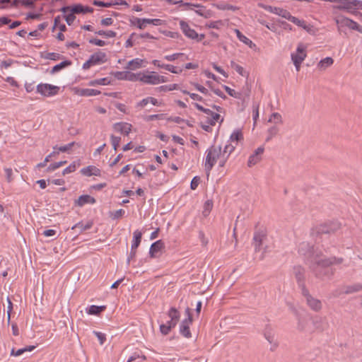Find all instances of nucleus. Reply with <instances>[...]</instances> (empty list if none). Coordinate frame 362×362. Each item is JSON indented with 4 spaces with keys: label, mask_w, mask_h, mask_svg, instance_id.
I'll list each match as a JSON object with an SVG mask.
<instances>
[{
    "label": "nucleus",
    "mask_w": 362,
    "mask_h": 362,
    "mask_svg": "<svg viewBox=\"0 0 362 362\" xmlns=\"http://www.w3.org/2000/svg\"><path fill=\"white\" fill-rule=\"evenodd\" d=\"M342 262L343 259L341 257H327L322 252H315L313 255L310 268L315 277L321 280L330 279L334 272L329 267L333 264H339Z\"/></svg>",
    "instance_id": "nucleus-1"
},
{
    "label": "nucleus",
    "mask_w": 362,
    "mask_h": 362,
    "mask_svg": "<svg viewBox=\"0 0 362 362\" xmlns=\"http://www.w3.org/2000/svg\"><path fill=\"white\" fill-rule=\"evenodd\" d=\"M221 156V147L220 146L213 145L206 151L204 166L207 176L209 175L211 169Z\"/></svg>",
    "instance_id": "nucleus-2"
},
{
    "label": "nucleus",
    "mask_w": 362,
    "mask_h": 362,
    "mask_svg": "<svg viewBox=\"0 0 362 362\" xmlns=\"http://www.w3.org/2000/svg\"><path fill=\"white\" fill-rule=\"evenodd\" d=\"M341 224L338 221H329L316 227L313 230L312 235H313L315 233L317 235L334 233L341 228Z\"/></svg>",
    "instance_id": "nucleus-3"
},
{
    "label": "nucleus",
    "mask_w": 362,
    "mask_h": 362,
    "mask_svg": "<svg viewBox=\"0 0 362 362\" xmlns=\"http://www.w3.org/2000/svg\"><path fill=\"white\" fill-rule=\"evenodd\" d=\"M301 294L305 300L306 305L310 310L317 313L322 310V303L321 300L313 296L308 288L302 291Z\"/></svg>",
    "instance_id": "nucleus-4"
},
{
    "label": "nucleus",
    "mask_w": 362,
    "mask_h": 362,
    "mask_svg": "<svg viewBox=\"0 0 362 362\" xmlns=\"http://www.w3.org/2000/svg\"><path fill=\"white\" fill-rule=\"evenodd\" d=\"M294 312L297 317V330L303 333H313L314 330L309 325V319L306 316L298 314L296 309H294Z\"/></svg>",
    "instance_id": "nucleus-5"
},
{
    "label": "nucleus",
    "mask_w": 362,
    "mask_h": 362,
    "mask_svg": "<svg viewBox=\"0 0 362 362\" xmlns=\"http://www.w3.org/2000/svg\"><path fill=\"white\" fill-rule=\"evenodd\" d=\"M59 87L48 83H40L37 86V92L45 97H50L58 93Z\"/></svg>",
    "instance_id": "nucleus-6"
},
{
    "label": "nucleus",
    "mask_w": 362,
    "mask_h": 362,
    "mask_svg": "<svg viewBox=\"0 0 362 362\" xmlns=\"http://www.w3.org/2000/svg\"><path fill=\"white\" fill-rule=\"evenodd\" d=\"M293 275L294 276L298 287L301 291L306 289L305 286V269L299 265L294 266L293 268Z\"/></svg>",
    "instance_id": "nucleus-7"
},
{
    "label": "nucleus",
    "mask_w": 362,
    "mask_h": 362,
    "mask_svg": "<svg viewBox=\"0 0 362 362\" xmlns=\"http://www.w3.org/2000/svg\"><path fill=\"white\" fill-rule=\"evenodd\" d=\"M306 56V52L302 45L298 46L296 53L291 54V59L297 71H300V64L304 61Z\"/></svg>",
    "instance_id": "nucleus-8"
},
{
    "label": "nucleus",
    "mask_w": 362,
    "mask_h": 362,
    "mask_svg": "<svg viewBox=\"0 0 362 362\" xmlns=\"http://www.w3.org/2000/svg\"><path fill=\"white\" fill-rule=\"evenodd\" d=\"M298 251L300 255L309 258L310 264H312V257L313 253H315V252H322L321 250H319L317 248L315 249L314 247L308 242L300 243L298 246Z\"/></svg>",
    "instance_id": "nucleus-9"
},
{
    "label": "nucleus",
    "mask_w": 362,
    "mask_h": 362,
    "mask_svg": "<svg viewBox=\"0 0 362 362\" xmlns=\"http://www.w3.org/2000/svg\"><path fill=\"white\" fill-rule=\"evenodd\" d=\"M180 25L184 34L190 39H197V41H200L204 37V35H201L200 37L199 38V35L194 30L192 29L187 23L184 21H180Z\"/></svg>",
    "instance_id": "nucleus-10"
},
{
    "label": "nucleus",
    "mask_w": 362,
    "mask_h": 362,
    "mask_svg": "<svg viewBox=\"0 0 362 362\" xmlns=\"http://www.w3.org/2000/svg\"><path fill=\"white\" fill-rule=\"evenodd\" d=\"M264 336L267 341L271 344L270 350L274 351L279 346V342L275 339L274 334L270 325H267L264 329Z\"/></svg>",
    "instance_id": "nucleus-11"
},
{
    "label": "nucleus",
    "mask_w": 362,
    "mask_h": 362,
    "mask_svg": "<svg viewBox=\"0 0 362 362\" xmlns=\"http://www.w3.org/2000/svg\"><path fill=\"white\" fill-rule=\"evenodd\" d=\"M267 238V234L263 230H257L255 232L253 237V245L256 252L259 251L264 240Z\"/></svg>",
    "instance_id": "nucleus-12"
},
{
    "label": "nucleus",
    "mask_w": 362,
    "mask_h": 362,
    "mask_svg": "<svg viewBox=\"0 0 362 362\" xmlns=\"http://www.w3.org/2000/svg\"><path fill=\"white\" fill-rule=\"evenodd\" d=\"M158 75L153 72L151 74H144L139 73L138 81H142L148 84H158L159 80H158Z\"/></svg>",
    "instance_id": "nucleus-13"
},
{
    "label": "nucleus",
    "mask_w": 362,
    "mask_h": 362,
    "mask_svg": "<svg viewBox=\"0 0 362 362\" xmlns=\"http://www.w3.org/2000/svg\"><path fill=\"white\" fill-rule=\"evenodd\" d=\"M264 148L262 146L257 148L253 154H252L248 159L247 165L252 167L258 163L262 160V156L264 153Z\"/></svg>",
    "instance_id": "nucleus-14"
},
{
    "label": "nucleus",
    "mask_w": 362,
    "mask_h": 362,
    "mask_svg": "<svg viewBox=\"0 0 362 362\" xmlns=\"http://www.w3.org/2000/svg\"><path fill=\"white\" fill-rule=\"evenodd\" d=\"M115 76L119 80H127L130 81H138L139 73L134 74L130 71H117Z\"/></svg>",
    "instance_id": "nucleus-15"
},
{
    "label": "nucleus",
    "mask_w": 362,
    "mask_h": 362,
    "mask_svg": "<svg viewBox=\"0 0 362 362\" xmlns=\"http://www.w3.org/2000/svg\"><path fill=\"white\" fill-rule=\"evenodd\" d=\"M192 322V317H189V318H187L184 320L180 326V332L182 335H183L186 338H190L192 337L189 325Z\"/></svg>",
    "instance_id": "nucleus-16"
},
{
    "label": "nucleus",
    "mask_w": 362,
    "mask_h": 362,
    "mask_svg": "<svg viewBox=\"0 0 362 362\" xmlns=\"http://www.w3.org/2000/svg\"><path fill=\"white\" fill-rule=\"evenodd\" d=\"M314 329L313 330L323 332L325 329V319L321 316L315 315L311 318Z\"/></svg>",
    "instance_id": "nucleus-17"
},
{
    "label": "nucleus",
    "mask_w": 362,
    "mask_h": 362,
    "mask_svg": "<svg viewBox=\"0 0 362 362\" xmlns=\"http://www.w3.org/2000/svg\"><path fill=\"white\" fill-rule=\"evenodd\" d=\"M94 65L103 64L107 62V55L105 52L99 51L90 57Z\"/></svg>",
    "instance_id": "nucleus-18"
},
{
    "label": "nucleus",
    "mask_w": 362,
    "mask_h": 362,
    "mask_svg": "<svg viewBox=\"0 0 362 362\" xmlns=\"http://www.w3.org/2000/svg\"><path fill=\"white\" fill-rule=\"evenodd\" d=\"M96 202V200L94 197L88 195L83 194L80 196L78 199L75 200V205L78 206H83L86 204H93Z\"/></svg>",
    "instance_id": "nucleus-19"
},
{
    "label": "nucleus",
    "mask_w": 362,
    "mask_h": 362,
    "mask_svg": "<svg viewBox=\"0 0 362 362\" xmlns=\"http://www.w3.org/2000/svg\"><path fill=\"white\" fill-rule=\"evenodd\" d=\"M132 125L125 122H117L113 125L115 131L128 135L131 132Z\"/></svg>",
    "instance_id": "nucleus-20"
},
{
    "label": "nucleus",
    "mask_w": 362,
    "mask_h": 362,
    "mask_svg": "<svg viewBox=\"0 0 362 362\" xmlns=\"http://www.w3.org/2000/svg\"><path fill=\"white\" fill-rule=\"evenodd\" d=\"M101 171L99 168H96L93 165H89L86 168H83L81 170V173L85 176H91V175H95V176H100Z\"/></svg>",
    "instance_id": "nucleus-21"
},
{
    "label": "nucleus",
    "mask_w": 362,
    "mask_h": 362,
    "mask_svg": "<svg viewBox=\"0 0 362 362\" xmlns=\"http://www.w3.org/2000/svg\"><path fill=\"white\" fill-rule=\"evenodd\" d=\"M362 291V284L357 283L353 285H347L343 286L344 294H351Z\"/></svg>",
    "instance_id": "nucleus-22"
},
{
    "label": "nucleus",
    "mask_w": 362,
    "mask_h": 362,
    "mask_svg": "<svg viewBox=\"0 0 362 362\" xmlns=\"http://www.w3.org/2000/svg\"><path fill=\"white\" fill-rule=\"evenodd\" d=\"M76 93L80 96H93L100 95V91L95 89L81 88L78 89Z\"/></svg>",
    "instance_id": "nucleus-23"
},
{
    "label": "nucleus",
    "mask_w": 362,
    "mask_h": 362,
    "mask_svg": "<svg viewBox=\"0 0 362 362\" xmlns=\"http://www.w3.org/2000/svg\"><path fill=\"white\" fill-rule=\"evenodd\" d=\"M164 247V243L161 240H157L153 243L149 250V253L151 257H156L157 252H160Z\"/></svg>",
    "instance_id": "nucleus-24"
},
{
    "label": "nucleus",
    "mask_w": 362,
    "mask_h": 362,
    "mask_svg": "<svg viewBox=\"0 0 362 362\" xmlns=\"http://www.w3.org/2000/svg\"><path fill=\"white\" fill-rule=\"evenodd\" d=\"M340 4V8L351 12L355 8L354 0H338Z\"/></svg>",
    "instance_id": "nucleus-25"
},
{
    "label": "nucleus",
    "mask_w": 362,
    "mask_h": 362,
    "mask_svg": "<svg viewBox=\"0 0 362 362\" xmlns=\"http://www.w3.org/2000/svg\"><path fill=\"white\" fill-rule=\"evenodd\" d=\"M337 23L338 24H341V25L346 26L352 30H356V28H357V26L358 25V24L356 22L348 18H341L340 19H338L337 20Z\"/></svg>",
    "instance_id": "nucleus-26"
},
{
    "label": "nucleus",
    "mask_w": 362,
    "mask_h": 362,
    "mask_svg": "<svg viewBox=\"0 0 362 362\" xmlns=\"http://www.w3.org/2000/svg\"><path fill=\"white\" fill-rule=\"evenodd\" d=\"M143 62V59L139 58L134 59L127 63L125 69L131 70L139 69L142 66Z\"/></svg>",
    "instance_id": "nucleus-27"
},
{
    "label": "nucleus",
    "mask_w": 362,
    "mask_h": 362,
    "mask_svg": "<svg viewBox=\"0 0 362 362\" xmlns=\"http://www.w3.org/2000/svg\"><path fill=\"white\" fill-rule=\"evenodd\" d=\"M288 21L308 31H310L311 29V26L310 25H308L305 21L300 20L298 18L294 17L293 16L290 18Z\"/></svg>",
    "instance_id": "nucleus-28"
},
{
    "label": "nucleus",
    "mask_w": 362,
    "mask_h": 362,
    "mask_svg": "<svg viewBox=\"0 0 362 362\" xmlns=\"http://www.w3.org/2000/svg\"><path fill=\"white\" fill-rule=\"evenodd\" d=\"M334 60L332 57H327L320 61L317 67L321 70H325L327 67L332 65Z\"/></svg>",
    "instance_id": "nucleus-29"
},
{
    "label": "nucleus",
    "mask_w": 362,
    "mask_h": 362,
    "mask_svg": "<svg viewBox=\"0 0 362 362\" xmlns=\"http://www.w3.org/2000/svg\"><path fill=\"white\" fill-rule=\"evenodd\" d=\"M35 346H27V347H25V348H23V349H20L17 351H16L14 349H11V356H21V354H23V353L26 352V351H33V349H35Z\"/></svg>",
    "instance_id": "nucleus-30"
},
{
    "label": "nucleus",
    "mask_w": 362,
    "mask_h": 362,
    "mask_svg": "<svg viewBox=\"0 0 362 362\" xmlns=\"http://www.w3.org/2000/svg\"><path fill=\"white\" fill-rule=\"evenodd\" d=\"M141 237L142 233L139 230H136L134 232V240L132 244V247H133V249H136L139 247L141 240Z\"/></svg>",
    "instance_id": "nucleus-31"
},
{
    "label": "nucleus",
    "mask_w": 362,
    "mask_h": 362,
    "mask_svg": "<svg viewBox=\"0 0 362 362\" xmlns=\"http://www.w3.org/2000/svg\"><path fill=\"white\" fill-rule=\"evenodd\" d=\"M93 223L91 221L87 222L86 224H83L82 222L77 223L74 226L71 227L72 230L78 228L81 232L88 230L92 227Z\"/></svg>",
    "instance_id": "nucleus-32"
},
{
    "label": "nucleus",
    "mask_w": 362,
    "mask_h": 362,
    "mask_svg": "<svg viewBox=\"0 0 362 362\" xmlns=\"http://www.w3.org/2000/svg\"><path fill=\"white\" fill-rule=\"evenodd\" d=\"M71 64V62L69 60H66V61L62 62L61 63L53 66V68L51 71V73L54 74L56 72H58L59 71L62 70V69H64Z\"/></svg>",
    "instance_id": "nucleus-33"
},
{
    "label": "nucleus",
    "mask_w": 362,
    "mask_h": 362,
    "mask_svg": "<svg viewBox=\"0 0 362 362\" xmlns=\"http://www.w3.org/2000/svg\"><path fill=\"white\" fill-rule=\"evenodd\" d=\"M110 83V80L107 78H103L89 81L88 85L91 86H104Z\"/></svg>",
    "instance_id": "nucleus-34"
},
{
    "label": "nucleus",
    "mask_w": 362,
    "mask_h": 362,
    "mask_svg": "<svg viewBox=\"0 0 362 362\" xmlns=\"http://www.w3.org/2000/svg\"><path fill=\"white\" fill-rule=\"evenodd\" d=\"M235 32L236 33L238 38L241 42H243V43H245L247 45H249L250 47L252 46V42L250 39H248L247 37H245L244 35H243L239 30L235 29Z\"/></svg>",
    "instance_id": "nucleus-35"
},
{
    "label": "nucleus",
    "mask_w": 362,
    "mask_h": 362,
    "mask_svg": "<svg viewBox=\"0 0 362 362\" xmlns=\"http://www.w3.org/2000/svg\"><path fill=\"white\" fill-rule=\"evenodd\" d=\"M168 315L170 320L175 321H179L180 317L179 311L175 308H171L169 310Z\"/></svg>",
    "instance_id": "nucleus-36"
},
{
    "label": "nucleus",
    "mask_w": 362,
    "mask_h": 362,
    "mask_svg": "<svg viewBox=\"0 0 362 362\" xmlns=\"http://www.w3.org/2000/svg\"><path fill=\"white\" fill-rule=\"evenodd\" d=\"M105 306H97V305H91L88 311V313L90 315H98L102 311L105 310Z\"/></svg>",
    "instance_id": "nucleus-37"
},
{
    "label": "nucleus",
    "mask_w": 362,
    "mask_h": 362,
    "mask_svg": "<svg viewBox=\"0 0 362 362\" xmlns=\"http://www.w3.org/2000/svg\"><path fill=\"white\" fill-rule=\"evenodd\" d=\"M279 133V128L276 126H273L270 127L268 131V136L266 139V141H270L273 137H274Z\"/></svg>",
    "instance_id": "nucleus-38"
},
{
    "label": "nucleus",
    "mask_w": 362,
    "mask_h": 362,
    "mask_svg": "<svg viewBox=\"0 0 362 362\" xmlns=\"http://www.w3.org/2000/svg\"><path fill=\"white\" fill-rule=\"evenodd\" d=\"M213 208V202L211 200H207L204 205L203 215L206 217L211 212Z\"/></svg>",
    "instance_id": "nucleus-39"
},
{
    "label": "nucleus",
    "mask_w": 362,
    "mask_h": 362,
    "mask_svg": "<svg viewBox=\"0 0 362 362\" xmlns=\"http://www.w3.org/2000/svg\"><path fill=\"white\" fill-rule=\"evenodd\" d=\"M268 122H273L274 124H281L282 123L281 116L279 113L274 112V113L272 114Z\"/></svg>",
    "instance_id": "nucleus-40"
},
{
    "label": "nucleus",
    "mask_w": 362,
    "mask_h": 362,
    "mask_svg": "<svg viewBox=\"0 0 362 362\" xmlns=\"http://www.w3.org/2000/svg\"><path fill=\"white\" fill-rule=\"evenodd\" d=\"M149 24L148 18H136V25L139 29H144Z\"/></svg>",
    "instance_id": "nucleus-41"
},
{
    "label": "nucleus",
    "mask_w": 362,
    "mask_h": 362,
    "mask_svg": "<svg viewBox=\"0 0 362 362\" xmlns=\"http://www.w3.org/2000/svg\"><path fill=\"white\" fill-rule=\"evenodd\" d=\"M95 33L101 36H105L106 37H115L116 36V33L112 30H101L95 32Z\"/></svg>",
    "instance_id": "nucleus-42"
},
{
    "label": "nucleus",
    "mask_w": 362,
    "mask_h": 362,
    "mask_svg": "<svg viewBox=\"0 0 362 362\" xmlns=\"http://www.w3.org/2000/svg\"><path fill=\"white\" fill-rule=\"evenodd\" d=\"M243 138V137L241 131L236 130L230 135V140L231 141H239L242 140Z\"/></svg>",
    "instance_id": "nucleus-43"
},
{
    "label": "nucleus",
    "mask_w": 362,
    "mask_h": 362,
    "mask_svg": "<svg viewBox=\"0 0 362 362\" xmlns=\"http://www.w3.org/2000/svg\"><path fill=\"white\" fill-rule=\"evenodd\" d=\"M83 6L81 4H76L71 6V12L74 14L83 13Z\"/></svg>",
    "instance_id": "nucleus-44"
},
{
    "label": "nucleus",
    "mask_w": 362,
    "mask_h": 362,
    "mask_svg": "<svg viewBox=\"0 0 362 362\" xmlns=\"http://www.w3.org/2000/svg\"><path fill=\"white\" fill-rule=\"evenodd\" d=\"M235 147L233 146L232 144H229L225 146L224 149L223 151L222 155L224 156H226V155H228V156L230 155V153L235 150Z\"/></svg>",
    "instance_id": "nucleus-45"
},
{
    "label": "nucleus",
    "mask_w": 362,
    "mask_h": 362,
    "mask_svg": "<svg viewBox=\"0 0 362 362\" xmlns=\"http://www.w3.org/2000/svg\"><path fill=\"white\" fill-rule=\"evenodd\" d=\"M173 4H180V6H187L190 9H192V7H202V5H200V4H191V3H185L182 0L175 1H174Z\"/></svg>",
    "instance_id": "nucleus-46"
},
{
    "label": "nucleus",
    "mask_w": 362,
    "mask_h": 362,
    "mask_svg": "<svg viewBox=\"0 0 362 362\" xmlns=\"http://www.w3.org/2000/svg\"><path fill=\"white\" fill-rule=\"evenodd\" d=\"M182 92L184 93V94H187V95H189V97L194 100H197V101H203V98L202 96H200L199 95L197 94V93H189V91L186 90H182Z\"/></svg>",
    "instance_id": "nucleus-47"
},
{
    "label": "nucleus",
    "mask_w": 362,
    "mask_h": 362,
    "mask_svg": "<svg viewBox=\"0 0 362 362\" xmlns=\"http://www.w3.org/2000/svg\"><path fill=\"white\" fill-rule=\"evenodd\" d=\"M121 141V138L119 136H115L114 135L111 136V143L113 146L115 151H116L119 146V143Z\"/></svg>",
    "instance_id": "nucleus-48"
},
{
    "label": "nucleus",
    "mask_w": 362,
    "mask_h": 362,
    "mask_svg": "<svg viewBox=\"0 0 362 362\" xmlns=\"http://www.w3.org/2000/svg\"><path fill=\"white\" fill-rule=\"evenodd\" d=\"M76 162H73L71 164H70L67 168H66L63 170L62 175H65L66 174L74 172L76 170Z\"/></svg>",
    "instance_id": "nucleus-49"
},
{
    "label": "nucleus",
    "mask_w": 362,
    "mask_h": 362,
    "mask_svg": "<svg viewBox=\"0 0 362 362\" xmlns=\"http://www.w3.org/2000/svg\"><path fill=\"white\" fill-rule=\"evenodd\" d=\"M165 69L174 74H180L182 71V69L175 67L171 64L165 65Z\"/></svg>",
    "instance_id": "nucleus-50"
},
{
    "label": "nucleus",
    "mask_w": 362,
    "mask_h": 362,
    "mask_svg": "<svg viewBox=\"0 0 362 362\" xmlns=\"http://www.w3.org/2000/svg\"><path fill=\"white\" fill-rule=\"evenodd\" d=\"M61 57H62V55L60 54L55 53V52H48L46 54V56H45L46 59H50V60H54V61L58 60V59H61Z\"/></svg>",
    "instance_id": "nucleus-51"
},
{
    "label": "nucleus",
    "mask_w": 362,
    "mask_h": 362,
    "mask_svg": "<svg viewBox=\"0 0 362 362\" xmlns=\"http://www.w3.org/2000/svg\"><path fill=\"white\" fill-rule=\"evenodd\" d=\"M124 214V210L120 209L119 210L115 211V212L110 213V217L112 219H117L122 217Z\"/></svg>",
    "instance_id": "nucleus-52"
},
{
    "label": "nucleus",
    "mask_w": 362,
    "mask_h": 362,
    "mask_svg": "<svg viewBox=\"0 0 362 362\" xmlns=\"http://www.w3.org/2000/svg\"><path fill=\"white\" fill-rule=\"evenodd\" d=\"M74 144H75V142L69 143L67 145L59 147L58 150L62 152H66V151H69L71 148V147L74 146ZM57 146L54 147V149H57Z\"/></svg>",
    "instance_id": "nucleus-53"
},
{
    "label": "nucleus",
    "mask_w": 362,
    "mask_h": 362,
    "mask_svg": "<svg viewBox=\"0 0 362 362\" xmlns=\"http://www.w3.org/2000/svg\"><path fill=\"white\" fill-rule=\"evenodd\" d=\"M64 18H65V21L67 23V24L69 25H71L74 23V21L76 18V16H74V14L72 12H71L70 13H69L67 15H64Z\"/></svg>",
    "instance_id": "nucleus-54"
},
{
    "label": "nucleus",
    "mask_w": 362,
    "mask_h": 362,
    "mask_svg": "<svg viewBox=\"0 0 362 362\" xmlns=\"http://www.w3.org/2000/svg\"><path fill=\"white\" fill-rule=\"evenodd\" d=\"M93 334L97 337V338L98 339L99 341H100V344L101 345H103L104 344V342L106 340V337H105V334L102 333V332H97V331H93Z\"/></svg>",
    "instance_id": "nucleus-55"
},
{
    "label": "nucleus",
    "mask_w": 362,
    "mask_h": 362,
    "mask_svg": "<svg viewBox=\"0 0 362 362\" xmlns=\"http://www.w3.org/2000/svg\"><path fill=\"white\" fill-rule=\"evenodd\" d=\"M225 90L229 95L236 98H240V94L238 93H236L235 90L231 89L230 88H229L228 86H225Z\"/></svg>",
    "instance_id": "nucleus-56"
},
{
    "label": "nucleus",
    "mask_w": 362,
    "mask_h": 362,
    "mask_svg": "<svg viewBox=\"0 0 362 362\" xmlns=\"http://www.w3.org/2000/svg\"><path fill=\"white\" fill-rule=\"evenodd\" d=\"M178 88L177 84H170L167 86H162L160 87V89L163 91H170L173 90H175Z\"/></svg>",
    "instance_id": "nucleus-57"
},
{
    "label": "nucleus",
    "mask_w": 362,
    "mask_h": 362,
    "mask_svg": "<svg viewBox=\"0 0 362 362\" xmlns=\"http://www.w3.org/2000/svg\"><path fill=\"white\" fill-rule=\"evenodd\" d=\"M89 43H90L92 45H97V46H100V47L105 46L106 44L105 41L100 40V39H96V38L90 39Z\"/></svg>",
    "instance_id": "nucleus-58"
},
{
    "label": "nucleus",
    "mask_w": 362,
    "mask_h": 362,
    "mask_svg": "<svg viewBox=\"0 0 362 362\" xmlns=\"http://www.w3.org/2000/svg\"><path fill=\"white\" fill-rule=\"evenodd\" d=\"M230 64H231V67L233 69H234L238 74L243 76L244 69L241 66H240L239 64H236L235 62H234L233 61L230 62Z\"/></svg>",
    "instance_id": "nucleus-59"
},
{
    "label": "nucleus",
    "mask_w": 362,
    "mask_h": 362,
    "mask_svg": "<svg viewBox=\"0 0 362 362\" xmlns=\"http://www.w3.org/2000/svg\"><path fill=\"white\" fill-rule=\"evenodd\" d=\"M163 116H164L163 114L151 115L147 116L146 117V120L149 122V121H153L154 119H163Z\"/></svg>",
    "instance_id": "nucleus-60"
},
{
    "label": "nucleus",
    "mask_w": 362,
    "mask_h": 362,
    "mask_svg": "<svg viewBox=\"0 0 362 362\" xmlns=\"http://www.w3.org/2000/svg\"><path fill=\"white\" fill-rule=\"evenodd\" d=\"M184 54L182 53H175L171 55H166L165 56V59L168 61L172 62L175 61V59H178L179 57L183 56Z\"/></svg>",
    "instance_id": "nucleus-61"
},
{
    "label": "nucleus",
    "mask_w": 362,
    "mask_h": 362,
    "mask_svg": "<svg viewBox=\"0 0 362 362\" xmlns=\"http://www.w3.org/2000/svg\"><path fill=\"white\" fill-rule=\"evenodd\" d=\"M199 182H200L199 177L195 176L191 182V184H190L191 189H195L198 187Z\"/></svg>",
    "instance_id": "nucleus-62"
},
{
    "label": "nucleus",
    "mask_w": 362,
    "mask_h": 362,
    "mask_svg": "<svg viewBox=\"0 0 362 362\" xmlns=\"http://www.w3.org/2000/svg\"><path fill=\"white\" fill-rule=\"evenodd\" d=\"M194 86L197 90L202 93L203 94L207 95H209V90L204 88V86L198 84V83H194Z\"/></svg>",
    "instance_id": "nucleus-63"
},
{
    "label": "nucleus",
    "mask_w": 362,
    "mask_h": 362,
    "mask_svg": "<svg viewBox=\"0 0 362 362\" xmlns=\"http://www.w3.org/2000/svg\"><path fill=\"white\" fill-rule=\"evenodd\" d=\"M160 330L163 335H167L169 334L171 329L169 328V327L167 326V325L162 324L160 325Z\"/></svg>",
    "instance_id": "nucleus-64"
}]
</instances>
